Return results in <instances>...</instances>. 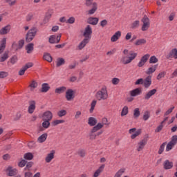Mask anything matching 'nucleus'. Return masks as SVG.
<instances>
[{
	"label": "nucleus",
	"instance_id": "1",
	"mask_svg": "<svg viewBox=\"0 0 177 177\" xmlns=\"http://www.w3.org/2000/svg\"><path fill=\"white\" fill-rule=\"evenodd\" d=\"M95 97L97 100H106L109 97V93H107V88L102 87L100 91H98L95 94Z\"/></svg>",
	"mask_w": 177,
	"mask_h": 177
},
{
	"label": "nucleus",
	"instance_id": "2",
	"mask_svg": "<svg viewBox=\"0 0 177 177\" xmlns=\"http://www.w3.org/2000/svg\"><path fill=\"white\" fill-rule=\"evenodd\" d=\"M37 32H38V28H37L36 27H33L31 29H30L26 35V42H31V41H32V39L35 38Z\"/></svg>",
	"mask_w": 177,
	"mask_h": 177
},
{
	"label": "nucleus",
	"instance_id": "3",
	"mask_svg": "<svg viewBox=\"0 0 177 177\" xmlns=\"http://www.w3.org/2000/svg\"><path fill=\"white\" fill-rule=\"evenodd\" d=\"M102 128H103V124H102V123L100 122L97 123L96 126L92 128L88 135L90 140H95L96 139L97 136L95 132H97V131H100Z\"/></svg>",
	"mask_w": 177,
	"mask_h": 177
},
{
	"label": "nucleus",
	"instance_id": "4",
	"mask_svg": "<svg viewBox=\"0 0 177 177\" xmlns=\"http://www.w3.org/2000/svg\"><path fill=\"white\" fill-rule=\"evenodd\" d=\"M85 5L87 8H92L88 11V15H93L97 10V3L93 0H86Z\"/></svg>",
	"mask_w": 177,
	"mask_h": 177
},
{
	"label": "nucleus",
	"instance_id": "5",
	"mask_svg": "<svg viewBox=\"0 0 177 177\" xmlns=\"http://www.w3.org/2000/svg\"><path fill=\"white\" fill-rule=\"evenodd\" d=\"M142 23H143L141 28L142 31H147L150 28V19L147 15H145L141 19Z\"/></svg>",
	"mask_w": 177,
	"mask_h": 177
},
{
	"label": "nucleus",
	"instance_id": "6",
	"mask_svg": "<svg viewBox=\"0 0 177 177\" xmlns=\"http://www.w3.org/2000/svg\"><path fill=\"white\" fill-rule=\"evenodd\" d=\"M83 37H84V39L91 41V39L92 38V28L90 25H88L85 28L84 32L83 33Z\"/></svg>",
	"mask_w": 177,
	"mask_h": 177
},
{
	"label": "nucleus",
	"instance_id": "7",
	"mask_svg": "<svg viewBox=\"0 0 177 177\" xmlns=\"http://www.w3.org/2000/svg\"><path fill=\"white\" fill-rule=\"evenodd\" d=\"M123 54L127 56V55H129V62L131 63H132L133 60H135V59H136L137 56H138V53H135L133 51H129L128 49H124L123 50Z\"/></svg>",
	"mask_w": 177,
	"mask_h": 177
},
{
	"label": "nucleus",
	"instance_id": "8",
	"mask_svg": "<svg viewBox=\"0 0 177 177\" xmlns=\"http://www.w3.org/2000/svg\"><path fill=\"white\" fill-rule=\"evenodd\" d=\"M34 66V64L32 62H28L25 64L19 71L18 74L19 75H24V73L28 70V68H31Z\"/></svg>",
	"mask_w": 177,
	"mask_h": 177
},
{
	"label": "nucleus",
	"instance_id": "9",
	"mask_svg": "<svg viewBox=\"0 0 177 177\" xmlns=\"http://www.w3.org/2000/svg\"><path fill=\"white\" fill-rule=\"evenodd\" d=\"M148 139H149V136H147V138H145L144 139H142L141 141L138 142V147L137 149V151H142V150L145 149V146L147 145Z\"/></svg>",
	"mask_w": 177,
	"mask_h": 177
},
{
	"label": "nucleus",
	"instance_id": "10",
	"mask_svg": "<svg viewBox=\"0 0 177 177\" xmlns=\"http://www.w3.org/2000/svg\"><path fill=\"white\" fill-rule=\"evenodd\" d=\"M52 118H53V114L50 111H47L43 113V120L52 121Z\"/></svg>",
	"mask_w": 177,
	"mask_h": 177
},
{
	"label": "nucleus",
	"instance_id": "11",
	"mask_svg": "<svg viewBox=\"0 0 177 177\" xmlns=\"http://www.w3.org/2000/svg\"><path fill=\"white\" fill-rule=\"evenodd\" d=\"M74 91H73V89L71 88H69L66 91V100L68 101H70L73 99H74V97H75V96L74 95Z\"/></svg>",
	"mask_w": 177,
	"mask_h": 177
},
{
	"label": "nucleus",
	"instance_id": "12",
	"mask_svg": "<svg viewBox=\"0 0 177 177\" xmlns=\"http://www.w3.org/2000/svg\"><path fill=\"white\" fill-rule=\"evenodd\" d=\"M6 172H7L8 176H15L17 175V169H12V167H8Z\"/></svg>",
	"mask_w": 177,
	"mask_h": 177
},
{
	"label": "nucleus",
	"instance_id": "13",
	"mask_svg": "<svg viewBox=\"0 0 177 177\" xmlns=\"http://www.w3.org/2000/svg\"><path fill=\"white\" fill-rule=\"evenodd\" d=\"M139 95H142L141 88H137L130 91V96H131L132 97L139 96Z\"/></svg>",
	"mask_w": 177,
	"mask_h": 177
},
{
	"label": "nucleus",
	"instance_id": "14",
	"mask_svg": "<svg viewBox=\"0 0 177 177\" xmlns=\"http://www.w3.org/2000/svg\"><path fill=\"white\" fill-rule=\"evenodd\" d=\"M10 25H7L0 30V35H6L10 32Z\"/></svg>",
	"mask_w": 177,
	"mask_h": 177
},
{
	"label": "nucleus",
	"instance_id": "15",
	"mask_svg": "<svg viewBox=\"0 0 177 177\" xmlns=\"http://www.w3.org/2000/svg\"><path fill=\"white\" fill-rule=\"evenodd\" d=\"M55 153H56V151L55 150H52L50 153L47 154V156L45 158L46 162L49 163L52 160H53V158H55Z\"/></svg>",
	"mask_w": 177,
	"mask_h": 177
},
{
	"label": "nucleus",
	"instance_id": "16",
	"mask_svg": "<svg viewBox=\"0 0 177 177\" xmlns=\"http://www.w3.org/2000/svg\"><path fill=\"white\" fill-rule=\"evenodd\" d=\"M6 48V38L4 37L0 41V55L1 53H3V50H5Z\"/></svg>",
	"mask_w": 177,
	"mask_h": 177
},
{
	"label": "nucleus",
	"instance_id": "17",
	"mask_svg": "<svg viewBox=\"0 0 177 177\" xmlns=\"http://www.w3.org/2000/svg\"><path fill=\"white\" fill-rule=\"evenodd\" d=\"M167 59H171V57H174V59H177V49H172L169 53L166 56Z\"/></svg>",
	"mask_w": 177,
	"mask_h": 177
},
{
	"label": "nucleus",
	"instance_id": "18",
	"mask_svg": "<svg viewBox=\"0 0 177 177\" xmlns=\"http://www.w3.org/2000/svg\"><path fill=\"white\" fill-rule=\"evenodd\" d=\"M88 24H91L92 26H96L99 23V18L97 17H89L87 21Z\"/></svg>",
	"mask_w": 177,
	"mask_h": 177
},
{
	"label": "nucleus",
	"instance_id": "19",
	"mask_svg": "<svg viewBox=\"0 0 177 177\" xmlns=\"http://www.w3.org/2000/svg\"><path fill=\"white\" fill-rule=\"evenodd\" d=\"M157 93V89L153 88L152 90H150L145 95V100H149L150 97Z\"/></svg>",
	"mask_w": 177,
	"mask_h": 177
},
{
	"label": "nucleus",
	"instance_id": "20",
	"mask_svg": "<svg viewBox=\"0 0 177 177\" xmlns=\"http://www.w3.org/2000/svg\"><path fill=\"white\" fill-rule=\"evenodd\" d=\"M88 124L90 127H96L97 124V119L94 117H90L88 120Z\"/></svg>",
	"mask_w": 177,
	"mask_h": 177
},
{
	"label": "nucleus",
	"instance_id": "21",
	"mask_svg": "<svg viewBox=\"0 0 177 177\" xmlns=\"http://www.w3.org/2000/svg\"><path fill=\"white\" fill-rule=\"evenodd\" d=\"M158 67V64L156 65H153L151 67H149L145 72V73L147 75H150L151 74H153V73H154L156 71V70H157V68Z\"/></svg>",
	"mask_w": 177,
	"mask_h": 177
},
{
	"label": "nucleus",
	"instance_id": "22",
	"mask_svg": "<svg viewBox=\"0 0 177 177\" xmlns=\"http://www.w3.org/2000/svg\"><path fill=\"white\" fill-rule=\"evenodd\" d=\"M29 103L30 105L28 106V111L29 114H32V113H34V111L35 110V101H30Z\"/></svg>",
	"mask_w": 177,
	"mask_h": 177
},
{
	"label": "nucleus",
	"instance_id": "23",
	"mask_svg": "<svg viewBox=\"0 0 177 177\" xmlns=\"http://www.w3.org/2000/svg\"><path fill=\"white\" fill-rule=\"evenodd\" d=\"M121 37V31L116 32L111 38V42H117Z\"/></svg>",
	"mask_w": 177,
	"mask_h": 177
},
{
	"label": "nucleus",
	"instance_id": "24",
	"mask_svg": "<svg viewBox=\"0 0 177 177\" xmlns=\"http://www.w3.org/2000/svg\"><path fill=\"white\" fill-rule=\"evenodd\" d=\"M89 41L88 40V39H84L81 43H80V44L78 45V49L79 50H81L82 49H84V48H85V46H86L87 44H89Z\"/></svg>",
	"mask_w": 177,
	"mask_h": 177
},
{
	"label": "nucleus",
	"instance_id": "25",
	"mask_svg": "<svg viewBox=\"0 0 177 177\" xmlns=\"http://www.w3.org/2000/svg\"><path fill=\"white\" fill-rule=\"evenodd\" d=\"M151 85V75H148L144 80L145 88H149Z\"/></svg>",
	"mask_w": 177,
	"mask_h": 177
},
{
	"label": "nucleus",
	"instance_id": "26",
	"mask_svg": "<svg viewBox=\"0 0 177 177\" xmlns=\"http://www.w3.org/2000/svg\"><path fill=\"white\" fill-rule=\"evenodd\" d=\"M174 167V162H169V160H166L163 163V167L165 169H171Z\"/></svg>",
	"mask_w": 177,
	"mask_h": 177
},
{
	"label": "nucleus",
	"instance_id": "27",
	"mask_svg": "<svg viewBox=\"0 0 177 177\" xmlns=\"http://www.w3.org/2000/svg\"><path fill=\"white\" fill-rule=\"evenodd\" d=\"M120 63L124 65L129 64V63H131V61H129V56H127V55L122 56L120 59Z\"/></svg>",
	"mask_w": 177,
	"mask_h": 177
},
{
	"label": "nucleus",
	"instance_id": "28",
	"mask_svg": "<svg viewBox=\"0 0 177 177\" xmlns=\"http://www.w3.org/2000/svg\"><path fill=\"white\" fill-rule=\"evenodd\" d=\"M66 64V59L62 57H58L56 61V67H60Z\"/></svg>",
	"mask_w": 177,
	"mask_h": 177
},
{
	"label": "nucleus",
	"instance_id": "29",
	"mask_svg": "<svg viewBox=\"0 0 177 177\" xmlns=\"http://www.w3.org/2000/svg\"><path fill=\"white\" fill-rule=\"evenodd\" d=\"M49 89H50V86H49V84L44 83L41 84V92H42L43 93H46V92H48Z\"/></svg>",
	"mask_w": 177,
	"mask_h": 177
},
{
	"label": "nucleus",
	"instance_id": "30",
	"mask_svg": "<svg viewBox=\"0 0 177 177\" xmlns=\"http://www.w3.org/2000/svg\"><path fill=\"white\" fill-rule=\"evenodd\" d=\"M44 60H46V62H48V63H52V60H53V58L48 53H44L43 55Z\"/></svg>",
	"mask_w": 177,
	"mask_h": 177
},
{
	"label": "nucleus",
	"instance_id": "31",
	"mask_svg": "<svg viewBox=\"0 0 177 177\" xmlns=\"http://www.w3.org/2000/svg\"><path fill=\"white\" fill-rule=\"evenodd\" d=\"M104 167H105L104 165H102L98 168V169H97V170L95 171V172L94 174H93V177H98L99 175H100V174H102V172H103V170L104 169Z\"/></svg>",
	"mask_w": 177,
	"mask_h": 177
},
{
	"label": "nucleus",
	"instance_id": "32",
	"mask_svg": "<svg viewBox=\"0 0 177 177\" xmlns=\"http://www.w3.org/2000/svg\"><path fill=\"white\" fill-rule=\"evenodd\" d=\"M46 139H48V133H44L37 138V142L39 143H44Z\"/></svg>",
	"mask_w": 177,
	"mask_h": 177
},
{
	"label": "nucleus",
	"instance_id": "33",
	"mask_svg": "<svg viewBox=\"0 0 177 177\" xmlns=\"http://www.w3.org/2000/svg\"><path fill=\"white\" fill-rule=\"evenodd\" d=\"M44 122H42V127H40V131H44V128L45 129H48V128H49V127H50V120H43Z\"/></svg>",
	"mask_w": 177,
	"mask_h": 177
},
{
	"label": "nucleus",
	"instance_id": "34",
	"mask_svg": "<svg viewBox=\"0 0 177 177\" xmlns=\"http://www.w3.org/2000/svg\"><path fill=\"white\" fill-rule=\"evenodd\" d=\"M26 49L27 50V53L30 54L34 50V44L32 43H29L27 44Z\"/></svg>",
	"mask_w": 177,
	"mask_h": 177
},
{
	"label": "nucleus",
	"instance_id": "35",
	"mask_svg": "<svg viewBox=\"0 0 177 177\" xmlns=\"http://www.w3.org/2000/svg\"><path fill=\"white\" fill-rule=\"evenodd\" d=\"M7 59H9V52H5L0 58V62L3 63Z\"/></svg>",
	"mask_w": 177,
	"mask_h": 177
},
{
	"label": "nucleus",
	"instance_id": "36",
	"mask_svg": "<svg viewBox=\"0 0 177 177\" xmlns=\"http://www.w3.org/2000/svg\"><path fill=\"white\" fill-rule=\"evenodd\" d=\"M66 90H67V88L66 86L57 88L55 89V93H58L59 95H60V93H64V92H66Z\"/></svg>",
	"mask_w": 177,
	"mask_h": 177
},
{
	"label": "nucleus",
	"instance_id": "37",
	"mask_svg": "<svg viewBox=\"0 0 177 177\" xmlns=\"http://www.w3.org/2000/svg\"><path fill=\"white\" fill-rule=\"evenodd\" d=\"M24 158L30 161L34 158V155L30 152H28L24 155Z\"/></svg>",
	"mask_w": 177,
	"mask_h": 177
},
{
	"label": "nucleus",
	"instance_id": "38",
	"mask_svg": "<svg viewBox=\"0 0 177 177\" xmlns=\"http://www.w3.org/2000/svg\"><path fill=\"white\" fill-rule=\"evenodd\" d=\"M66 121L64 120H56L51 122L53 127H56V125H59V124H64Z\"/></svg>",
	"mask_w": 177,
	"mask_h": 177
},
{
	"label": "nucleus",
	"instance_id": "39",
	"mask_svg": "<svg viewBox=\"0 0 177 177\" xmlns=\"http://www.w3.org/2000/svg\"><path fill=\"white\" fill-rule=\"evenodd\" d=\"M146 42H147L146 39H140L136 41V42L134 44V45H136V46H139L140 45H145V44H146Z\"/></svg>",
	"mask_w": 177,
	"mask_h": 177
},
{
	"label": "nucleus",
	"instance_id": "40",
	"mask_svg": "<svg viewBox=\"0 0 177 177\" xmlns=\"http://www.w3.org/2000/svg\"><path fill=\"white\" fill-rule=\"evenodd\" d=\"M34 165V162H26V165L24 168V171H30L31 167Z\"/></svg>",
	"mask_w": 177,
	"mask_h": 177
},
{
	"label": "nucleus",
	"instance_id": "41",
	"mask_svg": "<svg viewBox=\"0 0 177 177\" xmlns=\"http://www.w3.org/2000/svg\"><path fill=\"white\" fill-rule=\"evenodd\" d=\"M140 24V21H139L138 20H136L131 24V28H132V30H135L138 28V27H139Z\"/></svg>",
	"mask_w": 177,
	"mask_h": 177
},
{
	"label": "nucleus",
	"instance_id": "42",
	"mask_svg": "<svg viewBox=\"0 0 177 177\" xmlns=\"http://www.w3.org/2000/svg\"><path fill=\"white\" fill-rule=\"evenodd\" d=\"M155 63H158V59L157 58L156 56H151L149 59V64H153Z\"/></svg>",
	"mask_w": 177,
	"mask_h": 177
},
{
	"label": "nucleus",
	"instance_id": "43",
	"mask_svg": "<svg viewBox=\"0 0 177 177\" xmlns=\"http://www.w3.org/2000/svg\"><path fill=\"white\" fill-rule=\"evenodd\" d=\"M96 103H97V101L96 100H93L91 104V109H90V113L92 114L93 113V110H95V106H96Z\"/></svg>",
	"mask_w": 177,
	"mask_h": 177
},
{
	"label": "nucleus",
	"instance_id": "44",
	"mask_svg": "<svg viewBox=\"0 0 177 177\" xmlns=\"http://www.w3.org/2000/svg\"><path fill=\"white\" fill-rule=\"evenodd\" d=\"M125 172V168H122L120 170H118V172L115 174L114 177H121L122 176V174Z\"/></svg>",
	"mask_w": 177,
	"mask_h": 177
},
{
	"label": "nucleus",
	"instance_id": "45",
	"mask_svg": "<svg viewBox=\"0 0 177 177\" xmlns=\"http://www.w3.org/2000/svg\"><path fill=\"white\" fill-rule=\"evenodd\" d=\"M129 113L128 106H125L122 109L121 112V117H124V115H127Z\"/></svg>",
	"mask_w": 177,
	"mask_h": 177
},
{
	"label": "nucleus",
	"instance_id": "46",
	"mask_svg": "<svg viewBox=\"0 0 177 177\" xmlns=\"http://www.w3.org/2000/svg\"><path fill=\"white\" fill-rule=\"evenodd\" d=\"M77 154H78V156H80V157L83 158L84 157H85L86 152L85 151V149H80L77 151Z\"/></svg>",
	"mask_w": 177,
	"mask_h": 177
},
{
	"label": "nucleus",
	"instance_id": "47",
	"mask_svg": "<svg viewBox=\"0 0 177 177\" xmlns=\"http://www.w3.org/2000/svg\"><path fill=\"white\" fill-rule=\"evenodd\" d=\"M133 116L134 118H139L140 116V111H139V108H136L133 111Z\"/></svg>",
	"mask_w": 177,
	"mask_h": 177
},
{
	"label": "nucleus",
	"instance_id": "48",
	"mask_svg": "<svg viewBox=\"0 0 177 177\" xmlns=\"http://www.w3.org/2000/svg\"><path fill=\"white\" fill-rule=\"evenodd\" d=\"M142 118H143L144 121H147V120H149V118H150V111H146L144 113Z\"/></svg>",
	"mask_w": 177,
	"mask_h": 177
},
{
	"label": "nucleus",
	"instance_id": "49",
	"mask_svg": "<svg viewBox=\"0 0 177 177\" xmlns=\"http://www.w3.org/2000/svg\"><path fill=\"white\" fill-rule=\"evenodd\" d=\"M140 133H142V129H138L135 132V133H133L131 136V138L135 139L136 138H137V136H139V135H140Z\"/></svg>",
	"mask_w": 177,
	"mask_h": 177
},
{
	"label": "nucleus",
	"instance_id": "50",
	"mask_svg": "<svg viewBox=\"0 0 177 177\" xmlns=\"http://www.w3.org/2000/svg\"><path fill=\"white\" fill-rule=\"evenodd\" d=\"M57 115H58V117H64V115H67V111L63 109V110H61L57 112Z\"/></svg>",
	"mask_w": 177,
	"mask_h": 177
},
{
	"label": "nucleus",
	"instance_id": "51",
	"mask_svg": "<svg viewBox=\"0 0 177 177\" xmlns=\"http://www.w3.org/2000/svg\"><path fill=\"white\" fill-rule=\"evenodd\" d=\"M167 145V142H163L160 148H159V151H158V154H162V153L164 152V149H165V145Z\"/></svg>",
	"mask_w": 177,
	"mask_h": 177
},
{
	"label": "nucleus",
	"instance_id": "52",
	"mask_svg": "<svg viewBox=\"0 0 177 177\" xmlns=\"http://www.w3.org/2000/svg\"><path fill=\"white\" fill-rule=\"evenodd\" d=\"M149 57H150V55L149 54H146L144 56H142L140 59V60L144 62V63H147V60H149Z\"/></svg>",
	"mask_w": 177,
	"mask_h": 177
},
{
	"label": "nucleus",
	"instance_id": "53",
	"mask_svg": "<svg viewBox=\"0 0 177 177\" xmlns=\"http://www.w3.org/2000/svg\"><path fill=\"white\" fill-rule=\"evenodd\" d=\"M24 46V40L21 39L18 41V48H16V50H19V49H21Z\"/></svg>",
	"mask_w": 177,
	"mask_h": 177
},
{
	"label": "nucleus",
	"instance_id": "54",
	"mask_svg": "<svg viewBox=\"0 0 177 177\" xmlns=\"http://www.w3.org/2000/svg\"><path fill=\"white\" fill-rule=\"evenodd\" d=\"M169 142L172 143L174 146H176V145L177 144V136L176 135L173 136Z\"/></svg>",
	"mask_w": 177,
	"mask_h": 177
},
{
	"label": "nucleus",
	"instance_id": "55",
	"mask_svg": "<svg viewBox=\"0 0 177 177\" xmlns=\"http://www.w3.org/2000/svg\"><path fill=\"white\" fill-rule=\"evenodd\" d=\"M48 42L50 44H56V36L55 35L50 36L48 39Z\"/></svg>",
	"mask_w": 177,
	"mask_h": 177
},
{
	"label": "nucleus",
	"instance_id": "56",
	"mask_svg": "<svg viewBox=\"0 0 177 177\" xmlns=\"http://www.w3.org/2000/svg\"><path fill=\"white\" fill-rule=\"evenodd\" d=\"M9 75V73L6 71H0V78L3 79L6 78Z\"/></svg>",
	"mask_w": 177,
	"mask_h": 177
},
{
	"label": "nucleus",
	"instance_id": "57",
	"mask_svg": "<svg viewBox=\"0 0 177 177\" xmlns=\"http://www.w3.org/2000/svg\"><path fill=\"white\" fill-rule=\"evenodd\" d=\"M175 145L171 142H169L166 147V151H169V150H172Z\"/></svg>",
	"mask_w": 177,
	"mask_h": 177
},
{
	"label": "nucleus",
	"instance_id": "58",
	"mask_svg": "<svg viewBox=\"0 0 177 177\" xmlns=\"http://www.w3.org/2000/svg\"><path fill=\"white\" fill-rule=\"evenodd\" d=\"M26 164H27V161L23 159L18 163V166L20 167V168H23V167H26Z\"/></svg>",
	"mask_w": 177,
	"mask_h": 177
},
{
	"label": "nucleus",
	"instance_id": "59",
	"mask_svg": "<svg viewBox=\"0 0 177 177\" xmlns=\"http://www.w3.org/2000/svg\"><path fill=\"white\" fill-rule=\"evenodd\" d=\"M30 88H32L33 89H35L37 86H38V83L35 82V80H32V83L29 85Z\"/></svg>",
	"mask_w": 177,
	"mask_h": 177
},
{
	"label": "nucleus",
	"instance_id": "60",
	"mask_svg": "<svg viewBox=\"0 0 177 177\" xmlns=\"http://www.w3.org/2000/svg\"><path fill=\"white\" fill-rule=\"evenodd\" d=\"M167 73L165 71L160 73L157 76V80H161V78H163V77H165V75Z\"/></svg>",
	"mask_w": 177,
	"mask_h": 177
},
{
	"label": "nucleus",
	"instance_id": "61",
	"mask_svg": "<svg viewBox=\"0 0 177 177\" xmlns=\"http://www.w3.org/2000/svg\"><path fill=\"white\" fill-rule=\"evenodd\" d=\"M20 118H21V113L17 112L14 118V121H19V120H20Z\"/></svg>",
	"mask_w": 177,
	"mask_h": 177
},
{
	"label": "nucleus",
	"instance_id": "62",
	"mask_svg": "<svg viewBox=\"0 0 177 177\" xmlns=\"http://www.w3.org/2000/svg\"><path fill=\"white\" fill-rule=\"evenodd\" d=\"M17 62V56L16 55L12 56V58L10 59V63L12 64H15Z\"/></svg>",
	"mask_w": 177,
	"mask_h": 177
},
{
	"label": "nucleus",
	"instance_id": "63",
	"mask_svg": "<svg viewBox=\"0 0 177 177\" xmlns=\"http://www.w3.org/2000/svg\"><path fill=\"white\" fill-rule=\"evenodd\" d=\"M112 84L113 85H118V84H120V79L117 78V77H114L112 79Z\"/></svg>",
	"mask_w": 177,
	"mask_h": 177
},
{
	"label": "nucleus",
	"instance_id": "64",
	"mask_svg": "<svg viewBox=\"0 0 177 177\" xmlns=\"http://www.w3.org/2000/svg\"><path fill=\"white\" fill-rule=\"evenodd\" d=\"M25 177H32V173L30 171H26L24 174Z\"/></svg>",
	"mask_w": 177,
	"mask_h": 177
}]
</instances>
